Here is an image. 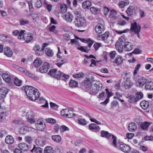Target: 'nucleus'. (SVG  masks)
Masks as SVG:
<instances>
[{"instance_id": "f257e3e1", "label": "nucleus", "mask_w": 153, "mask_h": 153, "mask_svg": "<svg viewBox=\"0 0 153 153\" xmlns=\"http://www.w3.org/2000/svg\"><path fill=\"white\" fill-rule=\"evenodd\" d=\"M25 90L27 97L30 100L34 101L39 98V93L37 89L31 86H28L25 87Z\"/></svg>"}, {"instance_id": "f03ea898", "label": "nucleus", "mask_w": 153, "mask_h": 153, "mask_svg": "<svg viewBox=\"0 0 153 153\" xmlns=\"http://www.w3.org/2000/svg\"><path fill=\"white\" fill-rule=\"evenodd\" d=\"M130 30L135 34H137V37L140 38L139 32L140 31L141 26L139 24L137 25L136 22L131 23Z\"/></svg>"}, {"instance_id": "7ed1b4c3", "label": "nucleus", "mask_w": 153, "mask_h": 153, "mask_svg": "<svg viewBox=\"0 0 153 153\" xmlns=\"http://www.w3.org/2000/svg\"><path fill=\"white\" fill-rule=\"evenodd\" d=\"M101 136L103 137H108L110 138L111 137L112 140H113V144L114 146L116 147V137L113 135L111 134L108 131H102L101 132Z\"/></svg>"}, {"instance_id": "20e7f679", "label": "nucleus", "mask_w": 153, "mask_h": 153, "mask_svg": "<svg viewBox=\"0 0 153 153\" xmlns=\"http://www.w3.org/2000/svg\"><path fill=\"white\" fill-rule=\"evenodd\" d=\"M26 117L27 121L30 124H33L35 122L33 112L31 111H28L26 114Z\"/></svg>"}, {"instance_id": "39448f33", "label": "nucleus", "mask_w": 153, "mask_h": 153, "mask_svg": "<svg viewBox=\"0 0 153 153\" xmlns=\"http://www.w3.org/2000/svg\"><path fill=\"white\" fill-rule=\"evenodd\" d=\"M125 78H126L127 80L124 81L122 84L123 86L126 88H130L132 85V83L131 82L130 79V77L127 74H126Z\"/></svg>"}, {"instance_id": "423d86ee", "label": "nucleus", "mask_w": 153, "mask_h": 153, "mask_svg": "<svg viewBox=\"0 0 153 153\" xmlns=\"http://www.w3.org/2000/svg\"><path fill=\"white\" fill-rule=\"evenodd\" d=\"M33 38V35L30 33H24L22 35V39H23L26 43H28L31 41Z\"/></svg>"}, {"instance_id": "0eeeda50", "label": "nucleus", "mask_w": 153, "mask_h": 153, "mask_svg": "<svg viewBox=\"0 0 153 153\" xmlns=\"http://www.w3.org/2000/svg\"><path fill=\"white\" fill-rule=\"evenodd\" d=\"M84 22V18L78 16L76 17L74 22L75 25L78 27L82 26Z\"/></svg>"}, {"instance_id": "6e6552de", "label": "nucleus", "mask_w": 153, "mask_h": 153, "mask_svg": "<svg viewBox=\"0 0 153 153\" xmlns=\"http://www.w3.org/2000/svg\"><path fill=\"white\" fill-rule=\"evenodd\" d=\"M50 66L49 64L47 62L43 63L42 66L39 68V71L42 73H45L47 72Z\"/></svg>"}, {"instance_id": "1a4fd4ad", "label": "nucleus", "mask_w": 153, "mask_h": 153, "mask_svg": "<svg viewBox=\"0 0 153 153\" xmlns=\"http://www.w3.org/2000/svg\"><path fill=\"white\" fill-rule=\"evenodd\" d=\"M35 125L37 129L40 131H43L46 127L45 123L43 121H37V123H35Z\"/></svg>"}, {"instance_id": "9d476101", "label": "nucleus", "mask_w": 153, "mask_h": 153, "mask_svg": "<svg viewBox=\"0 0 153 153\" xmlns=\"http://www.w3.org/2000/svg\"><path fill=\"white\" fill-rule=\"evenodd\" d=\"M69 76L68 75L65 74L63 73L58 71L57 75L55 76V78L57 79H61L65 80V79H67L69 78Z\"/></svg>"}, {"instance_id": "9b49d317", "label": "nucleus", "mask_w": 153, "mask_h": 153, "mask_svg": "<svg viewBox=\"0 0 153 153\" xmlns=\"http://www.w3.org/2000/svg\"><path fill=\"white\" fill-rule=\"evenodd\" d=\"M69 76L68 75L65 74L63 73L58 71L57 75L55 76V78L57 79H61L65 80V79H67L69 78Z\"/></svg>"}, {"instance_id": "f8f14e48", "label": "nucleus", "mask_w": 153, "mask_h": 153, "mask_svg": "<svg viewBox=\"0 0 153 153\" xmlns=\"http://www.w3.org/2000/svg\"><path fill=\"white\" fill-rule=\"evenodd\" d=\"M147 82L146 78L144 77L140 78L136 82L137 86L139 88H142Z\"/></svg>"}, {"instance_id": "ddd939ff", "label": "nucleus", "mask_w": 153, "mask_h": 153, "mask_svg": "<svg viewBox=\"0 0 153 153\" xmlns=\"http://www.w3.org/2000/svg\"><path fill=\"white\" fill-rule=\"evenodd\" d=\"M1 84V79L0 77V85ZM8 91V89L6 87H3L0 88V94L1 95V97L2 98H4Z\"/></svg>"}, {"instance_id": "4468645a", "label": "nucleus", "mask_w": 153, "mask_h": 153, "mask_svg": "<svg viewBox=\"0 0 153 153\" xmlns=\"http://www.w3.org/2000/svg\"><path fill=\"white\" fill-rule=\"evenodd\" d=\"M48 43H44L42 44V48H40L35 53V54L37 56H41L44 53L45 49L49 45Z\"/></svg>"}, {"instance_id": "2eb2a0df", "label": "nucleus", "mask_w": 153, "mask_h": 153, "mask_svg": "<svg viewBox=\"0 0 153 153\" xmlns=\"http://www.w3.org/2000/svg\"><path fill=\"white\" fill-rule=\"evenodd\" d=\"M104 29L105 28L104 26L101 23H98L95 26V31L98 33H101L104 31Z\"/></svg>"}, {"instance_id": "dca6fc26", "label": "nucleus", "mask_w": 153, "mask_h": 153, "mask_svg": "<svg viewBox=\"0 0 153 153\" xmlns=\"http://www.w3.org/2000/svg\"><path fill=\"white\" fill-rule=\"evenodd\" d=\"M120 149L125 153H127L130 150V147L125 144H121L120 145Z\"/></svg>"}, {"instance_id": "f3484780", "label": "nucleus", "mask_w": 153, "mask_h": 153, "mask_svg": "<svg viewBox=\"0 0 153 153\" xmlns=\"http://www.w3.org/2000/svg\"><path fill=\"white\" fill-rule=\"evenodd\" d=\"M82 84L85 88L89 89L92 86L91 81L88 78H86L82 82Z\"/></svg>"}, {"instance_id": "a211bd4d", "label": "nucleus", "mask_w": 153, "mask_h": 153, "mask_svg": "<svg viewBox=\"0 0 153 153\" xmlns=\"http://www.w3.org/2000/svg\"><path fill=\"white\" fill-rule=\"evenodd\" d=\"M125 50L127 51H130L133 48V45L132 43L130 42H126L123 45Z\"/></svg>"}, {"instance_id": "6ab92c4d", "label": "nucleus", "mask_w": 153, "mask_h": 153, "mask_svg": "<svg viewBox=\"0 0 153 153\" xmlns=\"http://www.w3.org/2000/svg\"><path fill=\"white\" fill-rule=\"evenodd\" d=\"M89 128L90 130L95 132H97L100 129L98 126L94 123H92L90 125Z\"/></svg>"}, {"instance_id": "aec40b11", "label": "nucleus", "mask_w": 153, "mask_h": 153, "mask_svg": "<svg viewBox=\"0 0 153 153\" xmlns=\"http://www.w3.org/2000/svg\"><path fill=\"white\" fill-rule=\"evenodd\" d=\"M18 147L23 151H27L29 149V146L26 143H21L18 145Z\"/></svg>"}, {"instance_id": "412c9836", "label": "nucleus", "mask_w": 153, "mask_h": 153, "mask_svg": "<svg viewBox=\"0 0 153 153\" xmlns=\"http://www.w3.org/2000/svg\"><path fill=\"white\" fill-rule=\"evenodd\" d=\"M25 31L24 30H21L20 32L18 30H16L13 32V34L14 36H18V38L19 39H22V35L25 33Z\"/></svg>"}, {"instance_id": "4be33fe9", "label": "nucleus", "mask_w": 153, "mask_h": 153, "mask_svg": "<svg viewBox=\"0 0 153 153\" xmlns=\"http://www.w3.org/2000/svg\"><path fill=\"white\" fill-rule=\"evenodd\" d=\"M137 125L134 123H130L128 124V130L131 131H133L137 128Z\"/></svg>"}, {"instance_id": "5701e85b", "label": "nucleus", "mask_w": 153, "mask_h": 153, "mask_svg": "<svg viewBox=\"0 0 153 153\" xmlns=\"http://www.w3.org/2000/svg\"><path fill=\"white\" fill-rule=\"evenodd\" d=\"M150 123L147 122H144L141 123L140 127L141 128L144 130H146L148 129Z\"/></svg>"}, {"instance_id": "b1692460", "label": "nucleus", "mask_w": 153, "mask_h": 153, "mask_svg": "<svg viewBox=\"0 0 153 153\" xmlns=\"http://www.w3.org/2000/svg\"><path fill=\"white\" fill-rule=\"evenodd\" d=\"M2 77L3 79L6 82L9 83L11 81L10 76L7 73L2 74Z\"/></svg>"}, {"instance_id": "393cba45", "label": "nucleus", "mask_w": 153, "mask_h": 153, "mask_svg": "<svg viewBox=\"0 0 153 153\" xmlns=\"http://www.w3.org/2000/svg\"><path fill=\"white\" fill-rule=\"evenodd\" d=\"M14 141L13 138L11 135L7 136L5 138V142L8 144H11L13 143Z\"/></svg>"}, {"instance_id": "a878e982", "label": "nucleus", "mask_w": 153, "mask_h": 153, "mask_svg": "<svg viewBox=\"0 0 153 153\" xmlns=\"http://www.w3.org/2000/svg\"><path fill=\"white\" fill-rule=\"evenodd\" d=\"M115 47L119 52H121L123 51V46L121 42H117L116 44Z\"/></svg>"}, {"instance_id": "bb28decb", "label": "nucleus", "mask_w": 153, "mask_h": 153, "mask_svg": "<svg viewBox=\"0 0 153 153\" xmlns=\"http://www.w3.org/2000/svg\"><path fill=\"white\" fill-rule=\"evenodd\" d=\"M4 54L8 57H11L12 56L13 52L8 47H6L4 48Z\"/></svg>"}, {"instance_id": "cd10ccee", "label": "nucleus", "mask_w": 153, "mask_h": 153, "mask_svg": "<svg viewBox=\"0 0 153 153\" xmlns=\"http://www.w3.org/2000/svg\"><path fill=\"white\" fill-rule=\"evenodd\" d=\"M65 16V20L69 22H71L73 19V16L71 13H66Z\"/></svg>"}, {"instance_id": "c85d7f7f", "label": "nucleus", "mask_w": 153, "mask_h": 153, "mask_svg": "<svg viewBox=\"0 0 153 153\" xmlns=\"http://www.w3.org/2000/svg\"><path fill=\"white\" fill-rule=\"evenodd\" d=\"M92 5L91 2L89 1H86L83 2L82 6L85 9H88Z\"/></svg>"}, {"instance_id": "c756f323", "label": "nucleus", "mask_w": 153, "mask_h": 153, "mask_svg": "<svg viewBox=\"0 0 153 153\" xmlns=\"http://www.w3.org/2000/svg\"><path fill=\"white\" fill-rule=\"evenodd\" d=\"M140 105L143 109H146L149 107V103L147 101L143 100L140 102Z\"/></svg>"}, {"instance_id": "7c9ffc66", "label": "nucleus", "mask_w": 153, "mask_h": 153, "mask_svg": "<svg viewBox=\"0 0 153 153\" xmlns=\"http://www.w3.org/2000/svg\"><path fill=\"white\" fill-rule=\"evenodd\" d=\"M145 88L148 90H152L153 89V82H149L146 83L145 85Z\"/></svg>"}, {"instance_id": "2f4dec72", "label": "nucleus", "mask_w": 153, "mask_h": 153, "mask_svg": "<svg viewBox=\"0 0 153 153\" xmlns=\"http://www.w3.org/2000/svg\"><path fill=\"white\" fill-rule=\"evenodd\" d=\"M42 60L40 58H37L35 59L33 62V65L36 67L39 66L42 63Z\"/></svg>"}, {"instance_id": "473e14b6", "label": "nucleus", "mask_w": 153, "mask_h": 153, "mask_svg": "<svg viewBox=\"0 0 153 153\" xmlns=\"http://www.w3.org/2000/svg\"><path fill=\"white\" fill-rule=\"evenodd\" d=\"M45 53L46 55L48 56L51 57L53 55V50L50 48H45Z\"/></svg>"}, {"instance_id": "72a5a7b5", "label": "nucleus", "mask_w": 153, "mask_h": 153, "mask_svg": "<svg viewBox=\"0 0 153 153\" xmlns=\"http://www.w3.org/2000/svg\"><path fill=\"white\" fill-rule=\"evenodd\" d=\"M25 74L27 76L34 80H38L39 79V78L37 76L27 71Z\"/></svg>"}, {"instance_id": "f704fd0d", "label": "nucleus", "mask_w": 153, "mask_h": 153, "mask_svg": "<svg viewBox=\"0 0 153 153\" xmlns=\"http://www.w3.org/2000/svg\"><path fill=\"white\" fill-rule=\"evenodd\" d=\"M136 97L135 98V101L137 102L140 99H141L143 97V94L142 92H139L136 93Z\"/></svg>"}, {"instance_id": "c9c22d12", "label": "nucleus", "mask_w": 153, "mask_h": 153, "mask_svg": "<svg viewBox=\"0 0 153 153\" xmlns=\"http://www.w3.org/2000/svg\"><path fill=\"white\" fill-rule=\"evenodd\" d=\"M123 61V59L120 56H118L115 59L114 62L117 65L121 64Z\"/></svg>"}, {"instance_id": "e433bc0d", "label": "nucleus", "mask_w": 153, "mask_h": 153, "mask_svg": "<svg viewBox=\"0 0 153 153\" xmlns=\"http://www.w3.org/2000/svg\"><path fill=\"white\" fill-rule=\"evenodd\" d=\"M39 100L40 102L42 104L45 103V105H42V107H48V103L47 100L44 99L42 98V97L39 98Z\"/></svg>"}, {"instance_id": "4c0bfd02", "label": "nucleus", "mask_w": 153, "mask_h": 153, "mask_svg": "<svg viewBox=\"0 0 153 153\" xmlns=\"http://www.w3.org/2000/svg\"><path fill=\"white\" fill-rule=\"evenodd\" d=\"M134 7L131 6H130L126 11L127 14L129 16H131L134 13Z\"/></svg>"}, {"instance_id": "58836bf2", "label": "nucleus", "mask_w": 153, "mask_h": 153, "mask_svg": "<svg viewBox=\"0 0 153 153\" xmlns=\"http://www.w3.org/2000/svg\"><path fill=\"white\" fill-rule=\"evenodd\" d=\"M29 128L26 126H24L20 129L19 132L22 134H25V133L29 131Z\"/></svg>"}, {"instance_id": "ea45409f", "label": "nucleus", "mask_w": 153, "mask_h": 153, "mask_svg": "<svg viewBox=\"0 0 153 153\" xmlns=\"http://www.w3.org/2000/svg\"><path fill=\"white\" fill-rule=\"evenodd\" d=\"M52 139L55 142H59L61 140V138L59 135H54L52 136Z\"/></svg>"}, {"instance_id": "a19ab883", "label": "nucleus", "mask_w": 153, "mask_h": 153, "mask_svg": "<svg viewBox=\"0 0 153 153\" xmlns=\"http://www.w3.org/2000/svg\"><path fill=\"white\" fill-rule=\"evenodd\" d=\"M129 2L128 0H126L125 1H120L119 3V6L120 7L123 8L125 5H127L128 4Z\"/></svg>"}, {"instance_id": "79ce46f5", "label": "nucleus", "mask_w": 153, "mask_h": 153, "mask_svg": "<svg viewBox=\"0 0 153 153\" xmlns=\"http://www.w3.org/2000/svg\"><path fill=\"white\" fill-rule=\"evenodd\" d=\"M44 153H53V150L51 146H46L45 149Z\"/></svg>"}, {"instance_id": "37998d69", "label": "nucleus", "mask_w": 153, "mask_h": 153, "mask_svg": "<svg viewBox=\"0 0 153 153\" xmlns=\"http://www.w3.org/2000/svg\"><path fill=\"white\" fill-rule=\"evenodd\" d=\"M19 23L20 24L22 25H28L29 24V21L26 19H20L19 20Z\"/></svg>"}, {"instance_id": "c03bdc74", "label": "nucleus", "mask_w": 153, "mask_h": 153, "mask_svg": "<svg viewBox=\"0 0 153 153\" xmlns=\"http://www.w3.org/2000/svg\"><path fill=\"white\" fill-rule=\"evenodd\" d=\"M57 71V70L56 69H51L50 70L48 74L51 76H53L55 78V76L57 75L58 73Z\"/></svg>"}, {"instance_id": "a18cd8bd", "label": "nucleus", "mask_w": 153, "mask_h": 153, "mask_svg": "<svg viewBox=\"0 0 153 153\" xmlns=\"http://www.w3.org/2000/svg\"><path fill=\"white\" fill-rule=\"evenodd\" d=\"M59 12L62 13H64L66 12L67 10V8L65 4L61 5L60 6V8L59 10Z\"/></svg>"}, {"instance_id": "49530a36", "label": "nucleus", "mask_w": 153, "mask_h": 153, "mask_svg": "<svg viewBox=\"0 0 153 153\" xmlns=\"http://www.w3.org/2000/svg\"><path fill=\"white\" fill-rule=\"evenodd\" d=\"M34 150V151L36 153H42V149L40 147L35 148V146L34 145V147L32 149L30 150V151L32 152H33Z\"/></svg>"}, {"instance_id": "de8ad7c7", "label": "nucleus", "mask_w": 153, "mask_h": 153, "mask_svg": "<svg viewBox=\"0 0 153 153\" xmlns=\"http://www.w3.org/2000/svg\"><path fill=\"white\" fill-rule=\"evenodd\" d=\"M12 123L13 125H16L23 124L24 122L21 120H15L13 121Z\"/></svg>"}, {"instance_id": "09e8293b", "label": "nucleus", "mask_w": 153, "mask_h": 153, "mask_svg": "<svg viewBox=\"0 0 153 153\" xmlns=\"http://www.w3.org/2000/svg\"><path fill=\"white\" fill-rule=\"evenodd\" d=\"M69 111V109H64L62 110L61 111V115L64 117H67L68 113Z\"/></svg>"}, {"instance_id": "8fccbe9b", "label": "nucleus", "mask_w": 153, "mask_h": 153, "mask_svg": "<svg viewBox=\"0 0 153 153\" xmlns=\"http://www.w3.org/2000/svg\"><path fill=\"white\" fill-rule=\"evenodd\" d=\"M117 12L114 10H111L110 11L109 16L110 18H115V16L117 14Z\"/></svg>"}, {"instance_id": "3c124183", "label": "nucleus", "mask_w": 153, "mask_h": 153, "mask_svg": "<svg viewBox=\"0 0 153 153\" xmlns=\"http://www.w3.org/2000/svg\"><path fill=\"white\" fill-rule=\"evenodd\" d=\"M69 85L71 87H75L77 86L78 85V83L75 80H71L70 81Z\"/></svg>"}, {"instance_id": "603ef678", "label": "nucleus", "mask_w": 153, "mask_h": 153, "mask_svg": "<svg viewBox=\"0 0 153 153\" xmlns=\"http://www.w3.org/2000/svg\"><path fill=\"white\" fill-rule=\"evenodd\" d=\"M78 123L80 125L83 126H85L86 125V120L83 118L78 119Z\"/></svg>"}, {"instance_id": "864d4df0", "label": "nucleus", "mask_w": 153, "mask_h": 153, "mask_svg": "<svg viewBox=\"0 0 153 153\" xmlns=\"http://www.w3.org/2000/svg\"><path fill=\"white\" fill-rule=\"evenodd\" d=\"M14 84L17 86H20L21 85L22 81L19 79L17 78H15L14 81Z\"/></svg>"}, {"instance_id": "5fc2aeb1", "label": "nucleus", "mask_w": 153, "mask_h": 153, "mask_svg": "<svg viewBox=\"0 0 153 153\" xmlns=\"http://www.w3.org/2000/svg\"><path fill=\"white\" fill-rule=\"evenodd\" d=\"M109 33L108 32H106L104 34H103L101 35L102 39L103 40H105L109 36Z\"/></svg>"}, {"instance_id": "6e6d98bb", "label": "nucleus", "mask_w": 153, "mask_h": 153, "mask_svg": "<svg viewBox=\"0 0 153 153\" xmlns=\"http://www.w3.org/2000/svg\"><path fill=\"white\" fill-rule=\"evenodd\" d=\"M84 74L82 73H81L73 75V76L75 78H80L83 77Z\"/></svg>"}, {"instance_id": "4d7b16f0", "label": "nucleus", "mask_w": 153, "mask_h": 153, "mask_svg": "<svg viewBox=\"0 0 153 153\" xmlns=\"http://www.w3.org/2000/svg\"><path fill=\"white\" fill-rule=\"evenodd\" d=\"M25 141L27 143L30 144L32 143V139L31 137L27 136L25 137Z\"/></svg>"}, {"instance_id": "13d9d810", "label": "nucleus", "mask_w": 153, "mask_h": 153, "mask_svg": "<svg viewBox=\"0 0 153 153\" xmlns=\"http://www.w3.org/2000/svg\"><path fill=\"white\" fill-rule=\"evenodd\" d=\"M46 122L47 123L53 124L56 123V121L55 119L51 118L47 119L46 120Z\"/></svg>"}, {"instance_id": "bf43d9fd", "label": "nucleus", "mask_w": 153, "mask_h": 153, "mask_svg": "<svg viewBox=\"0 0 153 153\" xmlns=\"http://www.w3.org/2000/svg\"><path fill=\"white\" fill-rule=\"evenodd\" d=\"M90 10L92 13L95 14H97L98 11V9L93 7H92L90 8Z\"/></svg>"}, {"instance_id": "052dcab7", "label": "nucleus", "mask_w": 153, "mask_h": 153, "mask_svg": "<svg viewBox=\"0 0 153 153\" xmlns=\"http://www.w3.org/2000/svg\"><path fill=\"white\" fill-rule=\"evenodd\" d=\"M35 6L37 8L40 7L42 5V3L40 0H37L35 3Z\"/></svg>"}, {"instance_id": "680f3d73", "label": "nucleus", "mask_w": 153, "mask_h": 153, "mask_svg": "<svg viewBox=\"0 0 153 153\" xmlns=\"http://www.w3.org/2000/svg\"><path fill=\"white\" fill-rule=\"evenodd\" d=\"M97 87L95 86L94 85L93 87L91 88L90 89H91V91L93 92L94 93H97L99 91H98V89L97 88Z\"/></svg>"}, {"instance_id": "e2e57ef3", "label": "nucleus", "mask_w": 153, "mask_h": 153, "mask_svg": "<svg viewBox=\"0 0 153 153\" xmlns=\"http://www.w3.org/2000/svg\"><path fill=\"white\" fill-rule=\"evenodd\" d=\"M61 132H63L66 130H68L69 128L68 127L65 126H61L60 128Z\"/></svg>"}, {"instance_id": "0e129e2a", "label": "nucleus", "mask_w": 153, "mask_h": 153, "mask_svg": "<svg viewBox=\"0 0 153 153\" xmlns=\"http://www.w3.org/2000/svg\"><path fill=\"white\" fill-rule=\"evenodd\" d=\"M40 48H40L39 45L38 44H36L33 47V50L35 53Z\"/></svg>"}, {"instance_id": "69168bd1", "label": "nucleus", "mask_w": 153, "mask_h": 153, "mask_svg": "<svg viewBox=\"0 0 153 153\" xmlns=\"http://www.w3.org/2000/svg\"><path fill=\"white\" fill-rule=\"evenodd\" d=\"M88 115L89 116V118L91 122H94L97 124H101V123L100 122H99L95 119L92 118V117L90 115Z\"/></svg>"}, {"instance_id": "338daca9", "label": "nucleus", "mask_w": 153, "mask_h": 153, "mask_svg": "<svg viewBox=\"0 0 153 153\" xmlns=\"http://www.w3.org/2000/svg\"><path fill=\"white\" fill-rule=\"evenodd\" d=\"M116 54V52L115 51H113L109 53V56L111 59H114Z\"/></svg>"}, {"instance_id": "774afa93", "label": "nucleus", "mask_w": 153, "mask_h": 153, "mask_svg": "<svg viewBox=\"0 0 153 153\" xmlns=\"http://www.w3.org/2000/svg\"><path fill=\"white\" fill-rule=\"evenodd\" d=\"M101 44L99 43H96L94 45V47L96 51H97L101 46Z\"/></svg>"}]
</instances>
